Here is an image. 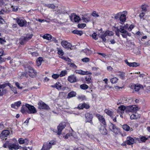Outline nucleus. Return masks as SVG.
Listing matches in <instances>:
<instances>
[{
    "instance_id": "nucleus-1",
    "label": "nucleus",
    "mask_w": 150,
    "mask_h": 150,
    "mask_svg": "<svg viewBox=\"0 0 150 150\" xmlns=\"http://www.w3.org/2000/svg\"><path fill=\"white\" fill-rule=\"evenodd\" d=\"M127 27L125 26L120 25V28H118V30L121 33V35L123 38H127V36H131V34L129 33L125 29L127 28Z\"/></svg>"
},
{
    "instance_id": "nucleus-2",
    "label": "nucleus",
    "mask_w": 150,
    "mask_h": 150,
    "mask_svg": "<svg viewBox=\"0 0 150 150\" xmlns=\"http://www.w3.org/2000/svg\"><path fill=\"white\" fill-rule=\"evenodd\" d=\"M126 112L128 113L129 112H134L138 109V107L136 105L126 106Z\"/></svg>"
},
{
    "instance_id": "nucleus-3",
    "label": "nucleus",
    "mask_w": 150,
    "mask_h": 150,
    "mask_svg": "<svg viewBox=\"0 0 150 150\" xmlns=\"http://www.w3.org/2000/svg\"><path fill=\"white\" fill-rule=\"evenodd\" d=\"M54 144L53 141L45 142L44 143L41 150H49L51 148L52 146Z\"/></svg>"
},
{
    "instance_id": "nucleus-4",
    "label": "nucleus",
    "mask_w": 150,
    "mask_h": 150,
    "mask_svg": "<svg viewBox=\"0 0 150 150\" xmlns=\"http://www.w3.org/2000/svg\"><path fill=\"white\" fill-rule=\"evenodd\" d=\"M38 105V108L39 109L46 110H49L50 109V108L49 106L42 101H39Z\"/></svg>"
},
{
    "instance_id": "nucleus-5",
    "label": "nucleus",
    "mask_w": 150,
    "mask_h": 150,
    "mask_svg": "<svg viewBox=\"0 0 150 150\" xmlns=\"http://www.w3.org/2000/svg\"><path fill=\"white\" fill-rule=\"evenodd\" d=\"M16 20L17 23L20 27H26L28 26L27 22L25 20L21 18H17Z\"/></svg>"
},
{
    "instance_id": "nucleus-6",
    "label": "nucleus",
    "mask_w": 150,
    "mask_h": 150,
    "mask_svg": "<svg viewBox=\"0 0 150 150\" xmlns=\"http://www.w3.org/2000/svg\"><path fill=\"white\" fill-rule=\"evenodd\" d=\"M26 107L28 110L27 112L29 114H34L37 112V110L35 108L33 105L28 104H26Z\"/></svg>"
},
{
    "instance_id": "nucleus-7",
    "label": "nucleus",
    "mask_w": 150,
    "mask_h": 150,
    "mask_svg": "<svg viewBox=\"0 0 150 150\" xmlns=\"http://www.w3.org/2000/svg\"><path fill=\"white\" fill-rule=\"evenodd\" d=\"M61 44L62 47L65 48L67 49H72L71 48L72 45L70 43L66 41H62L61 42Z\"/></svg>"
},
{
    "instance_id": "nucleus-8",
    "label": "nucleus",
    "mask_w": 150,
    "mask_h": 150,
    "mask_svg": "<svg viewBox=\"0 0 150 150\" xmlns=\"http://www.w3.org/2000/svg\"><path fill=\"white\" fill-rule=\"evenodd\" d=\"M28 69L29 75L33 78L35 77L36 75L37 72L34 69L31 67H29L28 68Z\"/></svg>"
},
{
    "instance_id": "nucleus-9",
    "label": "nucleus",
    "mask_w": 150,
    "mask_h": 150,
    "mask_svg": "<svg viewBox=\"0 0 150 150\" xmlns=\"http://www.w3.org/2000/svg\"><path fill=\"white\" fill-rule=\"evenodd\" d=\"M9 131L7 130H3L0 134L1 138L2 140H6V137L9 135Z\"/></svg>"
},
{
    "instance_id": "nucleus-10",
    "label": "nucleus",
    "mask_w": 150,
    "mask_h": 150,
    "mask_svg": "<svg viewBox=\"0 0 150 150\" xmlns=\"http://www.w3.org/2000/svg\"><path fill=\"white\" fill-rule=\"evenodd\" d=\"M96 117L98 119L99 121L102 124L104 125H106V124L105 119L103 116L100 115L99 114H96Z\"/></svg>"
},
{
    "instance_id": "nucleus-11",
    "label": "nucleus",
    "mask_w": 150,
    "mask_h": 150,
    "mask_svg": "<svg viewBox=\"0 0 150 150\" xmlns=\"http://www.w3.org/2000/svg\"><path fill=\"white\" fill-rule=\"evenodd\" d=\"M109 128L110 130L115 134H117L119 132V129L113 124L110 123L109 126Z\"/></svg>"
},
{
    "instance_id": "nucleus-12",
    "label": "nucleus",
    "mask_w": 150,
    "mask_h": 150,
    "mask_svg": "<svg viewBox=\"0 0 150 150\" xmlns=\"http://www.w3.org/2000/svg\"><path fill=\"white\" fill-rule=\"evenodd\" d=\"M65 127V123L63 122L60 123L57 127V134L58 135L61 134L62 130Z\"/></svg>"
},
{
    "instance_id": "nucleus-13",
    "label": "nucleus",
    "mask_w": 150,
    "mask_h": 150,
    "mask_svg": "<svg viewBox=\"0 0 150 150\" xmlns=\"http://www.w3.org/2000/svg\"><path fill=\"white\" fill-rule=\"evenodd\" d=\"M68 81L71 83L76 82L78 80L76 76L74 74L71 75L68 77Z\"/></svg>"
},
{
    "instance_id": "nucleus-14",
    "label": "nucleus",
    "mask_w": 150,
    "mask_h": 150,
    "mask_svg": "<svg viewBox=\"0 0 150 150\" xmlns=\"http://www.w3.org/2000/svg\"><path fill=\"white\" fill-rule=\"evenodd\" d=\"M85 117L86 118L85 122L91 123L92 122L93 116L92 114L88 113L85 114Z\"/></svg>"
},
{
    "instance_id": "nucleus-15",
    "label": "nucleus",
    "mask_w": 150,
    "mask_h": 150,
    "mask_svg": "<svg viewBox=\"0 0 150 150\" xmlns=\"http://www.w3.org/2000/svg\"><path fill=\"white\" fill-rule=\"evenodd\" d=\"M130 88L132 89L134 88L135 91H139L141 88H143V87L141 85L137 84H136L131 85L130 86Z\"/></svg>"
},
{
    "instance_id": "nucleus-16",
    "label": "nucleus",
    "mask_w": 150,
    "mask_h": 150,
    "mask_svg": "<svg viewBox=\"0 0 150 150\" xmlns=\"http://www.w3.org/2000/svg\"><path fill=\"white\" fill-rule=\"evenodd\" d=\"M134 142L133 138L130 136L127 137L126 140L125 141V143L129 145L133 144Z\"/></svg>"
},
{
    "instance_id": "nucleus-17",
    "label": "nucleus",
    "mask_w": 150,
    "mask_h": 150,
    "mask_svg": "<svg viewBox=\"0 0 150 150\" xmlns=\"http://www.w3.org/2000/svg\"><path fill=\"white\" fill-rule=\"evenodd\" d=\"M98 128L99 131L102 134L105 135L107 134V130L104 126L100 125Z\"/></svg>"
},
{
    "instance_id": "nucleus-18",
    "label": "nucleus",
    "mask_w": 150,
    "mask_h": 150,
    "mask_svg": "<svg viewBox=\"0 0 150 150\" xmlns=\"http://www.w3.org/2000/svg\"><path fill=\"white\" fill-rule=\"evenodd\" d=\"M125 61V63L129 67H136L138 66L139 65V63L136 62H129L127 59H126Z\"/></svg>"
},
{
    "instance_id": "nucleus-19",
    "label": "nucleus",
    "mask_w": 150,
    "mask_h": 150,
    "mask_svg": "<svg viewBox=\"0 0 150 150\" xmlns=\"http://www.w3.org/2000/svg\"><path fill=\"white\" fill-rule=\"evenodd\" d=\"M75 72L81 75H85L88 74H91V73L88 72V71H85L81 70H76Z\"/></svg>"
},
{
    "instance_id": "nucleus-20",
    "label": "nucleus",
    "mask_w": 150,
    "mask_h": 150,
    "mask_svg": "<svg viewBox=\"0 0 150 150\" xmlns=\"http://www.w3.org/2000/svg\"><path fill=\"white\" fill-rule=\"evenodd\" d=\"M19 148L20 146L18 144H11L9 149L12 150L13 149H18Z\"/></svg>"
},
{
    "instance_id": "nucleus-21",
    "label": "nucleus",
    "mask_w": 150,
    "mask_h": 150,
    "mask_svg": "<svg viewBox=\"0 0 150 150\" xmlns=\"http://www.w3.org/2000/svg\"><path fill=\"white\" fill-rule=\"evenodd\" d=\"M21 103V102L20 101H19L16 102H15L14 103L11 104V108H17L16 107L18 108L20 106Z\"/></svg>"
},
{
    "instance_id": "nucleus-22",
    "label": "nucleus",
    "mask_w": 150,
    "mask_h": 150,
    "mask_svg": "<svg viewBox=\"0 0 150 150\" xmlns=\"http://www.w3.org/2000/svg\"><path fill=\"white\" fill-rule=\"evenodd\" d=\"M126 106L124 105H121L120 106L118 109V111H120L122 114L124 113V111L125 110L126 112Z\"/></svg>"
},
{
    "instance_id": "nucleus-23",
    "label": "nucleus",
    "mask_w": 150,
    "mask_h": 150,
    "mask_svg": "<svg viewBox=\"0 0 150 150\" xmlns=\"http://www.w3.org/2000/svg\"><path fill=\"white\" fill-rule=\"evenodd\" d=\"M122 128L124 130L126 131H132L133 130L132 128H130L128 125L126 124L122 126Z\"/></svg>"
},
{
    "instance_id": "nucleus-24",
    "label": "nucleus",
    "mask_w": 150,
    "mask_h": 150,
    "mask_svg": "<svg viewBox=\"0 0 150 150\" xmlns=\"http://www.w3.org/2000/svg\"><path fill=\"white\" fill-rule=\"evenodd\" d=\"M87 55H90L92 53V51L86 48L82 50Z\"/></svg>"
},
{
    "instance_id": "nucleus-25",
    "label": "nucleus",
    "mask_w": 150,
    "mask_h": 150,
    "mask_svg": "<svg viewBox=\"0 0 150 150\" xmlns=\"http://www.w3.org/2000/svg\"><path fill=\"white\" fill-rule=\"evenodd\" d=\"M24 76H25L26 77H28V75L27 74H26L25 72H20L18 74V77L20 79H22L24 77Z\"/></svg>"
},
{
    "instance_id": "nucleus-26",
    "label": "nucleus",
    "mask_w": 150,
    "mask_h": 150,
    "mask_svg": "<svg viewBox=\"0 0 150 150\" xmlns=\"http://www.w3.org/2000/svg\"><path fill=\"white\" fill-rule=\"evenodd\" d=\"M140 116L137 114H133L130 117V119L132 120L140 118Z\"/></svg>"
},
{
    "instance_id": "nucleus-27",
    "label": "nucleus",
    "mask_w": 150,
    "mask_h": 150,
    "mask_svg": "<svg viewBox=\"0 0 150 150\" xmlns=\"http://www.w3.org/2000/svg\"><path fill=\"white\" fill-rule=\"evenodd\" d=\"M72 33L74 34H76L77 35H79L80 36L83 33L82 31L78 30H73L72 31Z\"/></svg>"
},
{
    "instance_id": "nucleus-28",
    "label": "nucleus",
    "mask_w": 150,
    "mask_h": 150,
    "mask_svg": "<svg viewBox=\"0 0 150 150\" xmlns=\"http://www.w3.org/2000/svg\"><path fill=\"white\" fill-rule=\"evenodd\" d=\"M43 60V58L42 57H39L37 60V66H39L42 63V62Z\"/></svg>"
},
{
    "instance_id": "nucleus-29",
    "label": "nucleus",
    "mask_w": 150,
    "mask_h": 150,
    "mask_svg": "<svg viewBox=\"0 0 150 150\" xmlns=\"http://www.w3.org/2000/svg\"><path fill=\"white\" fill-rule=\"evenodd\" d=\"M126 15L125 14H122L120 17V21L121 22H124L126 19Z\"/></svg>"
},
{
    "instance_id": "nucleus-30",
    "label": "nucleus",
    "mask_w": 150,
    "mask_h": 150,
    "mask_svg": "<svg viewBox=\"0 0 150 150\" xmlns=\"http://www.w3.org/2000/svg\"><path fill=\"white\" fill-rule=\"evenodd\" d=\"M9 87L11 89V90L14 92L15 94L17 93L16 88L15 87H13L12 85L11 84H10Z\"/></svg>"
},
{
    "instance_id": "nucleus-31",
    "label": "nucleus",
    "mask_w": 150,
    "mask_h": 150,
    "mask_svg": "<svg viewBox=\"0 0 150 150\" xmlns=\"http://www.w3.org/2000/svg\"><path fill=\"white\" fill-rule=\"evenodd\" d=\"M52 37L51 35L49 34H45L43 36V38L48 40H51L52 39Z\"/></svg>"
},
{
    "instance_id": "nucleus-32",
    "label": "nucleus",
    "mask_w": 150,
    "mask_h": 150,
    "mask_svg": "<svg viewBox=\"0 0 150 150\" xmlns=\"http://www.w3.org/2000/svg\"><path fill=\"white\" fill-rule=\"evenodd\" d=\"M76 93L74 91H71L68 94V98H70L75 96Z\"/></svg>"
},
{
    "instance_id": "nucleus-33",
    "label": "nucleus",
    "mask_w": 150,
    "mask_h": 150,
    "mask_svg": "<svg viewBox=\"0 0 150 150\" xmlns=\"http://www.w3.org/2000/svg\"><path fill=\"white\" fill-rule=\"evenodd\" d=\"M74 21L75 22L78 23L79 21L81 20V19L78 16H77L76 15H74Z\"/></svg>"
},
{
    "instance_id": "nucleus-34",
    "label": "nucleus",
    "mask_w": 150,
    "mask_h": 150,
    "mask_svg": "<svg viewBox=\"0 0 150 150\" xmlns=\"http://www.w3.org/2000/svg\"><path fill=\"white\" fill-rule=\"evenodd\" d=\"M118 80V79L117 77H114L111 78L110 80L111 82L112 83H117Z\"/></svg>"
},
{
    "instance_id": "nucleus-35",
    "label": "nucleus",
    "mask_w": 150,
    "mask_h": 150,
    "mask_svg": "<svg viewBox=\"0 0 150 150\" xmlns=\"http://www.w3.org/2000/svg\"><path fill=\"white\" fill-rule=\"evenodd\" d=\"M139 142L141 143V142H144L146 141L147 139V138H146V137L142 136L140 138V140L139 138H137V139Z\"/></svg>"
},
{
    "instance_id": "nucleus-36",
    "label": "nucleus",
    "mask_w": 150,
    "mask_h": 150,
    "mask_svg": "<svg viewBox=\"0 0 150 150\" xmlns=\"http://www.w3.org/2000/svg\"><path fill=\"white\" fill-rule=\"evenodd\" d=\"M57 51H58L57 53L58 54L62 56L64 54L63 51L60 48H57Z\"/></svg>"
},
{
    "instance_id": "nucleus-37",
    "label": "nucleus",
    "mask_w": 150,
    "mask_h": 150,
    "mask_svg": "<svg viewBox=\"0 0 150 150\" xmlns=\"http://www.w3.org/2000/svg\"><path fill=\"white\" fill-rule=\"evenodd\" d=\"M62 85L59 82H57L56 83V88L58 90H60L62 88Z\"/></svg>"
},
{
    "instance_id": "nucleus-38",
    "label": "nucleus",
    "mask_w": 150,
    "mask_h": 150,
    "mask_svg": "<svg viewBox=\"0 0 150 150\" xmlns=\"http://www.w3.org/2000/svg\"><path fill=\"white\" fill-rule=\"evenodd\" d=\"M10 83H4L0 85V88H4L6 87L7 86H9L10 85Z\"/></svg>"
},
{
    "instance_id": "nucleus-39",
    "label": "nucleus",
    "mask_w": 150,
    "mask_h": 150,
    "mask_svg": "<svg viewBox=\"0 0 150 150\" xmlns=\"http://www.w3.org/2000/svg\"><path fill=\"white\" fill-rule=\"evenodd\" d=\"M104 112L108 115L110 116H111L112 113V112L111 110H109L107 109H106L105 110Z\"/></svg>"
},
{
    "instance_id": "nucleus-40",
    "label": "nucleus",
    "mask_w": 150,
    "mask_h": 150,
    "mask_svg": "<svg viewBox=\"0 0 150 150\" xmlns=\"http://www.w3.org/2000/svg\"><path fill=\"white\" fill-rule=\"evenodd\" d=\"M80 88L82 89L86 90L88 88V86L86 84H83L80 85Z\"/></svg>"
},
{
    "instance_id": "nucleus-41",
    "label": "nucleus",
    "mask_w": 150,
    "mask_h": 150,
    "mask_svg": "<svg viewBox=\"0 0 150 150\" xmlns=\"http://www.w3.org/2000/svg\"><path fill=\"white\" fill-rule=\"evenodd\" d=\"M125 73L123 72H120L119 73V76H120V78L122 79H125Z\"/></svg>"
},
{
    "instance_id": "nucleus-42",
    "label": "nucleus",
    "mask_w": 150,
    "mask_h": 150,
    "mask_svg": "<svg viewBox=\"0 0 150 150\" xmlns=\"http://www.w3.org/2000/svg\"><path fill=\"white\" fill-rule=\"evenodd\" d=\"M10 144L11 143H9L8 141H7L3 144V146L5 148H8L9 149Z\"/></svg>"
},
{
    "instance_id": "nucleus-43",
    "label": "nucleus",
    "mask_w": 150,
    "mask_h": 150,
    "mask_svg": "<svg viewBox=\"0 0 150 150\" xmlns=\"http://www.w3.org/2000/svg\"><path fill=\"white\" fill-rule=\"evenodd\" d=\"M46 6L47 7L50 8L51 9H54L55 8V6L53 4H47L46 5Z\"/></svg>"
},
{
    "instance_id": "nucleus-44",
    "label": "nucleus",
    "mask_w": 150,
    "mask_h": 150,
    "mask_svg": "<svg viewBox=\"0 0 150 150\" xmlns=\"http://www.w3.org/2000/svg\"><path fill=\"white\" fill-rule=\"evenodd\" d=\"M82 19L83 20V21L85 23H87L90 21V19L89 18H86L84 17L83 16L81 17Z\"/></svg>"
},
{
    "instance_id": "nucleus-45",
    "label": "nucleus",
    "mask_w": 150,
    "mask_h": 150,
    "mask_svg": "<svg viewBox=\"0 0 150 150\" xmlns=\"http://www.w3.org/2000/svg\"><path fill=\"white\" fill-rule=\"evenodd\" d=\"M27 108L25 106H23L21 108V112L23 113H25L26 111Z\"/></svg>"
},
{
    "instance_id": "nucleus-46",
    "label": "nucleus",
    "mask_w": 150,
    "mask_h": 150,
    "mask_svg": "<svg viewBox=\"0 0 150 150\" xmlns=\"http://www.w3.org/2000/svg\"><path fill=\"white\" fill-rule=\"evenodd\" d=\"M105 33L107 36H111L113 35V34L112 31L109 30L107 31Z\"/></svg>"
},
{
    "instance_id": "nucleus-47",
    "label": "nucleus",
    "mask_w": 150,
    "mask_h": 150,
    "mask_svg": "<svg viewBox=\"0 0 150 150\" xmlns=\"http://www.w3.org/2000/svg\"><path fill=\"white\" fill-rule=\"evenodd\" d=\"M62 59L65 60L66 61L68 62H71V60L68 57H65L64 56H62L61 57Z\"/></svg>"
},
{
    "instance_id": "nucleus-48",
    "label": "nucleus",
    "mask_w": 150,
    "mask_h": 150,
    "mask_svg": "<svg viewBox=\"0 0 150 150\" xmlns=\"http://www.w3.org/2000/svg\"><path fill=\"white\" fill-rule=\"evenodd\" d=\"M86 26V24L85 23L79 24L78 25V27L79 28H83Z\"/></svg>"
},
{
    "instance_id": "nucleus-49",
    "label": "nucleus",
    "mask_w": 150,
    "mask_h": 150,
    "mask_svg": "<svg viewBox=\"0 0 150 150\" xmlns=\"http://www.w3.org/2000/svg\"><path fill=\"white\" fill-rule=\"evenodd\" d=\"M69 64L71 67L73 68L74 69H76L77 67V66L73 63H71Z\"/></svg>"
},
{
    "instance_id": "nucleus-50",
    "label": "nucleus",
    "mask_w": 150,
    "mask_h": 150,
    "mask_svg": "<svg viewBox=\"0 0 150 150\" xmlns=\"http://www.w3.org/2000/svg\"><path fill=\"white\" fill-rule=\"evenodd\" d=\"M26 41L23 38H21L20 40V43L21 45H23Z\"/></svg>"
},
{
    "instance_id": "nucleus-51",
    "label": "nucleus",
    "mask_w": 150,
    "mask_h": 150,
    "mask_svg": "<svg viewBox=\"0 0 150 150\" xmlns=\"http://www.w3.org/2000/svg\"><path fill=\"white\" fill-rule=\"evenodd\" d=\"M142 9V11L146 12L147 11V9L146 8V6L145 5H142L141 6Z\"/></svg>"
},
{
    "instance_id": "nucleus-52",
    "label": "nucleus",
    "mask_w": 150,
    "mask_h": 150,
    "mask_svg": "<svg viewBox=\"0 0 150 150\" xmlns=\"http://www.w3.org/2000/svg\"><path fill=\"white\" fill-rule=\"evenodd\" d=\"M86 81L88 82V83H90L92 82V80L91 77H90L89 76L88 77H87L86 78Z\"/></svg>"
},
{
    "instance_id": "nucleus-53",
    "label": "nucleus",
    "mask_w": 150,
    "mask_h": 150,
    "mask_svg": "<svg viewBox=\"0 0 150 150\" xmlns=\"http://www.w3.org/2000/svg\"><path fill=\"white\" fill-rule=\"evenodd\" d=\"M83 62H87L89 61V59L87 57L84 58L82 59Z\"/></svg>"
},
{
    "instance_id": "nucleus-54",
    "label": "nucleus",
    "mask_w": 150,
    "mask_h": 150,
    "mask_svg": "<svg viewBox=\"0 0 150 150\" xmlns=\"http://www.w3.org/2000/svg\"><path fill=\"white\" fill-rule=\"evenodd\" d=\"M59 75L57 74H55L52 75V77L54 79H56L58 78L59 76Z\"/></svg>"
},
{
    "instance_id": "nucleus-55",
    "label": "nucleus",
    "mask_w": 150,
    "mask_h": 150,
    "mask_svg": "<svg viewBox=\"0 0 150 150\" xmlns=\"http://www.w3.org/2000/svg\"><path fill=\"white\" fill-rule=\"evenodd\" d=\"M67 71H61L60 74L59 75L60 77H62L65 75Z\"/></svg>"
},
{
    "instance_id": "nucleus-56",
    "label": "nucleus",
    "mask_w": 150,
    "mask_h": 150,
    "mask_svg": "<svg viewBox=\"0 0 150 150\" xmlns=\"http://www.w3.org/2000/svg\"><path fill=\"white\" fill-rule=\"evenodd\" d=\"M78 108L79 109H82L83 108V103L79 104L78 106Z\"/></svg>"
},
{
    "instance_id": "nucleus-57",
    "label": "nucleus",
    "mask_w": 150,
    "mask_h": 150,
    "mask_svg": "<svg viewBox=\"0 0 150 150\" xmlns=\"http://www.w3.org/2000/svg\"><path fill=\"white\" fill-rule=\"evenodd\" d=\"M92 15L93 17H98L99 16L98 14H97L96 11H94L92 13Z\"/></svg>"
},
{
    "instance_id": "nucleus-58",
    "label": "nucleus",
    "mask_w": 150,
    "mask_h": 150,
    "mask_svg": "<svg viewBox=\"0 0 150 150\" xmlns=\"http://www.w3.org/2000/svg\"><path fill=\"white\" fill-rule=\"evenodd\" d=\"M15 84L19 89L22 88V87H20V84L18 82H15Z\"/></svg>"
},
{
    "instance_id": "nucleus-59",
    "label": "nucleus",
    "mask_w": 150,
    "mask_h": 150,
    "mask_svg": "<svg viewBox=\"0 0 150 150\" xmlns=\"http://www.w3.org/2000/svg\"><path fill=\"white\" fill-rule=\"evenodd\" d=\"M24 139H23L22 138H21L19 139L18 140L19 143L20 144H24Z\"/></svg>"
},
{
    "instance_id": "nucleus-60",
    "label": "nucleus",
    "mask_w": 150,
    "mask_h": 150,
    "mask_svg": "<svg viewBox=\"0 0 150 150\" xmlns=\"http://www.w3.org/2000/svg\"><path fill=\"white\" fill-rule=\"evenodd\" d=\"M96 36L97 34L95 33H93L92 35V37L94 39L96 40L98 39V38H97Z\"/></svg>"
},
{
    "instance_id": "nucleus-61",
    "label": "nucleus",
    "mask_w": 150,
    "mask_h": 150,
    "mask_svg": "<svg viewBox=\"0 0 150 150\" xmlns=\"http://www.w3.org/2000/svg\"><path fill=\"white\" fill-rule=\"evenodd\" d=\"M32 35L30 34H28L26 36V38H27L29 40L31 39V38L32 37Z\"/></svg>"
},
{
    "instance_id": "nucleus-62",
    "label": "nucleus",
    "mask_w": 150,
    "mask_h": 150,
    "mask_svg": "<svg viewBox=\"0 0 150 150\" xmlns=\"http://www.w3.org/2000/svg\"><path fill=\"white\" fill-rule=\"evenodd\" d=\"M145 13H144L143 11H142L139 14V16L141 18H142L143 17Z\"/></svg>"
},
{
    "instance_id": "nucleus-63",
    "label": "nucleus",
    "mask_w": 150,
    "mask_h": 150,
    "mask_svg": "<svg viewBox=\"0 0 150 150\" xmlns=\"http://www.w3.org/2000/svg\"><path fill=\"white\" fill-rule=\"evenodd\" d=\"M4 54V50L2 49H0V56H2Z\"/></svg>"
},
{
    "instance_id": "nucleus-64",
    "label": "nucleus",
    "mask_w": 150,
    "mask_h": 150,
    "mask_svg": "<svg viewBox=\"0 0 150 150\" xmlns=\"http://www.w3.org/2000/svg\"><path fill=\"white\" fill-rule=\"evenodd\" d=\"M144 45L145 46H148L150 45V40L144 43Z\"/></svg>"
}]
</instances>
